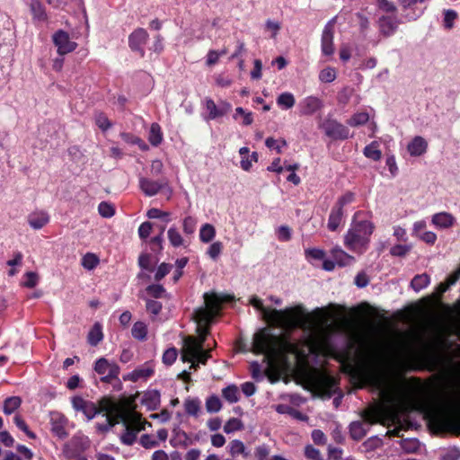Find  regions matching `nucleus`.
<instances>
[{"label": "nucleus", "mask_w": 460, "mask_h": 460, "mask_svg": "<svg viewBox=\"0 0 460 460\" xmlns=\"http://www.w3.org/2000/svg\"><path fill=\"white\" fill-rule=\"evenodd\" d=\"M252 348L255 353L264 354L270 361L282 359L288 354H296L297 346L285 335L271 334L263 328L253 336Z\"/></svg>", "instance_id": "1"}, {"label": "nucleus", "mask_w": 460, "mask_h": 460, "mask_svg": "<svg viewBox=\"0 0 460 460\" xmlns=\"http://www.w3.org/2000/svg\"><path fill=\"white\" fill-rule=\"evenodd\" d=\"M94 371L102 376L101 381L111 383L114 379H118L119 374V367L115 362H110L105 358H99L93 367Z\"/></svg>", "instance_id": "7"}, {"label": "nucleus", "mask_w": 460, "mask_h": 460, "mask_svg": "<svg viewBox=\"0 0 460 460\" xmlns=\"http://www.w3.org/2000/svg\"><path fill=\"white\" fill-rule=\"evenodd\" d=\"M140 443L145 448H152L158 446V442L152 438V437L148 434L141 436Z\"/></svg>", "instance_id": "59"}, {"label": "nucleus", "mask_w": 460, "mask_h": 460, "mask_svg": "<svg viewBox=\"0 0 460 460\" xmlns=\"http://www.w3.org/2000/svg\"><path fill=\"white\" fill-rule=\"evenodd\" d=\"M177 355V349L175 348H170L164 351L163 355V362L165 365L170 366L176 360Z\"/></svg>", "instance_id": "51"}, {"label": "nucleus", "mask_w": 460, "mask_h": 460, "mask_svg": "<svg viewBox=\"0 0 460 460\" xmlns=\"http://www.w3.org/2000/svg\"><path fill=\"white\" fill-rule=\"evenodd\" d=\"M368 119L369 116L367 112H359L354 114L349 119H348L347 123L351 127H358L367 123Z\"/></svg>", "instance_id": "38"}, {"label": "nucleus", "mask_w": 460, "mask_h": 460, "mask_svg": "<svg viewBox=\"0 0 460 460\" xmlns=\"http://www.w3.org/2000/svg\"><path fill=\"white\" fill-rule=\"evenodd\" d=\"M98 211L102 217H111L115 214V208L113 205L109 202L102 201L98 206Z\"/></svg>", "instance_id": "40"}, {"label": "nucleus", "mask_w": 460, "mask_h": 460, "mask_svg": "<svg viewBox=\"0 0 460 460\" xmlns=\"http://www.w3.org/2000/svg\"><path fill=\"white\" fill-rule=\"evenodd\" d=\"M269 454V448L265 445L259 446L255 449V456L258 460H266Z\"/></svg>", "instance_id": "64"}, {"label": "nucleus", "mask_w": 460, "mask_h": 460, "mask_svg": "<svg viewBox=\"0 0 460 460\" xmlns=\"http://www.w3.org/2000/svg\"><path fill=\"white\" fill-rule=\"evenodd\" d=\"M326 136L334 140H344L349 138V128L335 119H326L321 125Z\"/></svg>", "instance_id": "9"}, {"label": "nucleus", "mask_w": 460, "mask_h": 460, "mask_svg": "<svg viewBox=\"0 0 460 460\" xmlns=\"http://www.w3.org/2000/svg\"><path fill=\"white\" fill-rule=\"evenodd\" d=\"M342 456V450L339 447L332 446L328 447V458L329 460H341Z\"/></svg>", "instance_id": "63"}, {"label": "nucleus", "mask_w": 460, "mask_h": 460, "mask_svg": "<svg viewBox=\"0 0 460 460\" xmlns=\"http://www.w3.org/2000/svg\"><path fill=\"white\" fill-rule=\"evenodd\" d=\"M444 15V26L447 29H451L454 25V21L457 18V13L454 10H445Z\"/></svg>", "instance_id": "52"}, {"label": "nucleus", "mask_w": 460, "mask_h": 460, "mask_svg": "<svg viewBox=\"0 0 460 460\" xmlns=\"http://www.w3.org/2000/svg\"><path fill=\"white\" fill-rule=\"evenodd\" d=\"M206 108L209 111V119H215L219 117V109L212 99L206 100Z\"/></svg>", "instance_id": "53"}, {"label": "nucleus", "mask_w": 460, "mask_h": 460, "mask_svg": "<svg viewBox=\"0 0 460 460\" xmlns=\"http://www.w3.org/2000/svg\"><path fill=\"white\" fill-rule=\"evenodd\" d=\"M154 373V370L150 367H144L136 369L132 372L130 375V379L132 381H137L139 378H146L152 376Z\"/></svg>", "instance_id": "44"}, {"label": "nucleus", "mask_w": 460, "mask_h": 460, "mask_svg": "<svg viewBox=\"0 0 460 460\" xmlns=\"http://www.w3.org/2000/svg\"><path fill=\"white\" fill-rule=\"evenodd\" d=\"M398 24L399 20L395 15H383L378 20L380 32L385 37L393 35Z\"/></svg>", "instance_id": "14"}, {"label": "nucleus", "mask_w": 460, "mask_h": 460, "mask_svg": "<svg viewBox=\"0 0 460 460\" xmlns=\"http://www.w3.org/2000/svg\"><path fill=\"white\" fill-rule=\"evenodd\" d=\"M305 455L308 459L311 460H323L320 451L311 445L305 447Z\"/></svg>", "instance_id": "54"}, {"label": "nucleus", "mask_w": 460, "mask_h": 460, "mask_svg": "<svg viewBox=\"0 0 460 460\" xmlns=\"http://www.w3.org/2000/svg\"><path fill=\"white\" fill-rule=\"evenodd\" d=\"M13 421L15 423V425L20 429H22L23 432L26 433V435L30 438H32L34 439L36 438V435L31 431L27 426V424L25 423V421L22 419L21 416L19 415H15L14 418H13Z\"/></svg>", "instance_id": "48"}, {"label": "nucleus", "mask_w": 460, "mask_h": 460, "mask_svg": "<svg viewBox=\"0 0 460 460\" xmlns=\"http://www.w3.org/2000/svg\"><path fill=\"white\" fill-rule=\"evenodd\" d=\"M165 185V181H152L144 177L139 180V187L146 196H155Z\"/></svg>", "instance_id": "15"}, {"label": "nucleus", "mask_w": 460, "mask_h": 460, "mask_svg": "<svg viewBox=\"0 0 460 460\" xmlns=\"http://www.w3.org/2000/svg\"><path fill=\"white\" fill-rule=\"evenodd\" d=\"M197 332L199 333V339L194 338V343L200 344L204 348L205 341L209 334V327H197Z\"/></svg>", "instance_id": "55"}, {"label": "nucleus", "mask_w": 460, "mask_h": 460, "mask_svg": "<svg viewBox=\"0 0 460 460\" xmlns=\"http://www.w3.org/2000/svg\"><path fill=\"white\" fill-rule=\"evenodd\" d=\"M157 263V260H154L152 255L149 253H141L138 257V266L145 270L153 272L155 270V265Z\"/></svg>", "instance_id": "25"}, {"label": "nucleus", "mask_w": 460, "mask_h": 460, "mask_svg": "<svg viewBox=\"0 0 460 460\" xmlns=\"http://www.w3.org/2000/svg\"><path fill=\"white\" fill-rule=\"evenodd\" d=\"M432 223L439 228H449L456 221L452 214L447 212H440L433 215Z\"/></svg>", "instance_id": "18"}, {"label": "nucleus", "mask_w": 460, "mask_h": 460, "mask_svg": "<svg viewBox=\"0 0 460 460\" xmlns=\"http://www.w3.org/2000/svg\"><path fill=\"white\" fill-rule=\"evenodd\" d=\"M336 18L330 20L325 25L322 35V51L324 55L330 56L333 54V31Z\"/></svg>", "instance_id": "12"}, {"label": "nucleus", "mask_w": 460, "mask_h": 460, "mask_svg": "<svg viewBox=\"0 0 460 460\" xmlns=\"http://www.w3.org/2000/svg\"><path fill=\"white\" fill-rule=\"evenodd\" d=\"M51 431L59 438H66L68 436L66 432L67 419L58 411H52L49 414Z\"/></svg>", "instance_id": "11"}, {"label": "nucleus", "mask_w": 460, "mask_h": 460, "mask_svg": "<svg viewBox=\"0 0 460 460\" xmlns=\"http://www.w3.org/2000/svg\"><path fill=\"white\" fill-rule=\"evenodd\" d=\"M222 408V402L218 396L211 395L206 401V410L209 413L218 412Z\"/></svg>", "instance_id": "33"}, {"label": "nucleus", "mask_w": 460, "mask_h": 460, "mask_svg": "<svg viewBox=\"0 0 460 460\" xmlns=\"http://www.w3.org/2000/svg\"><path fill=\"white\" fill-rule=\"evenodd\" d=\"M377 6L385 13H395L397 12L396 5L389 0H377Z\"/></svg>", "instance_id": "47"}, {"label": "nucleus", "mask_w": 460, "mask_h": 460, "mask_svg": "<svg viewBox=\"0 0 460 460\" xmlns=\"http://www.w3.org/2000/svg\"><path fill=\"white\" fill-rule=\"evenodd\" d=\"M301 113L304 115H312L323 107V102L315 96H308L300 103Z\"/></svg>", "instance_id": "16"}, {"label": "nucleus", "mask_w": 460, "mask_h": 460, "mask_svg": "<svg viewBox=\"0 0 460 460\" xmlns=\"http://www.w3.org/2000/svg\"><path fill=\"white\" fill-rule=\"evenodd\" d=\"M99 261V258L95 254L88 252L82 259V266L86 270H93Z\"/></svg>", "instance_id": "37"}, {"label": "nucleus", "mask_w": 460, "mask_h": 460, "mask_svg": "<svg viewBox=\"0 0 460 460\" xmlns=\"http://www.w3.org/2000/svg\"><path fill=\"white\" fill-rule=\"evenodd\" d=\"M146 308L148 313L157 315L162 310V304L155 300L146 299Z\"/></svg>", "instance_id": "50"}, {"label": "nucleus", "mask_w": 460, "mask_h": 460, "mask_svg": "<svg viewBox=\"0 0 460 460\" xmlns=\"http://www.w3.org/2000/svg\"><path fill=\"white\" fill-rule=\"evenodd\" d=\"M160 393L157 390H151L145 393L142 398V403L149 410H155L160 404Z\"/></svg>", "instance_id": "20"}, {"label": "nucleus", "mask_w": 460, "mask_h": 460, "mask_svg": "<svg viewBox=\"0 0 460 460\" xmlns=\"http://www.w3.org/2000/svg\"><path fill=\"white\" fill-rule=\"evenodd\" d=\"M216 235V229L211 224H205L201 226L199 231V239L203 243L211 242Z\"/></svg>", "instance_id": "28"}, {"label": "nucleus", "mask_w": 460, "mask_h": 460, "mask_svg": "<svg viewBox=\"0 0 460 460\" xmlns=\"http://www.w3.org/2000/svg\"><path fill=\"white\" fill-rule=\"evenodd\" d=\"M152 230V224L148 221L144 222L138 228V234L141 239H146L149 236Z\"/></svg>", "instance_id": "62"}, {"label": "nucleus", "mask_w": 460, "mask_h": 460, "mask_svg": "<svg viewBox=\"0 0 460 460\" xmlns=\"http://www.w3.org/2000/svg\"><path fill=\"white\" fill-rule=\"evenodd\" d=\"M368 430V425L362 421H353L349 424V435L352 439L358 441L361 440Z\"/></svg>", "instance_id": "19"}, {"label": "nucleus", "mask_w": 460, "mask_h": 460, "mask_svg": "<svg viewBox=\"0 0 460 460\" xmlns=\"http://www.w3.org/2000/svg\"><path fill=\"white\" fill-rule=\"evenodd\" d=\"M382 444V440L377 437H372L367 439L363 446L367 448V450H374L380 447Z\"/></svg>", "instance_id": "61"}, {"label": "nucleus", "mask_w": 460, "mask_h": 460, "mask_svg": "<svg viewBox=\"0 0 460 460\" xmlns=\"http://www.w3.org/2000/svg\"><path fill=\"white\" fill-rule=\"evenodd\" d=\"M122 421L125 425V431L121 435L120 439L123 444L131 446L134 444L137 438V435L141 430L146 429V426H151L146 420H142L140 416L137 413H133L131 420H127L123 413H117L113 416H107L106 425L100 426L99 429L107 431L116 424Z\"/></svg>", "instance_id": "3"}, {"label": "nucleus", "mask_w": 460, "mask_h": 460, "mask_svg": "<svg viewBox=\"0 0 460 460\" xmlns=\"http://www.w3.org/2000/svg\"><path fill=\"white\" fill-rule=\"evenodd\" d=\"M205 301L207 305L210 307V310L200 308L195 312V321L197 323V327H209V324L212 322V310H216L220 304V301L217 295H213L210 296L208 293L204 295Z\"/></svg>", "instance_id": "6"}, {"label": "nucleus", "mask_w": 460, "mask_h": 460, "mask_svg": "<svg viewBox=\"0 0 460 460\" xmlns=\"http://www.w3.org/2000/svg\"><path fill=\"white\" fill-rule=\"evenodd\" d=\"M374 226L369 221L354 222L345 235V245L350 250H358L365 247L369 242Z\"/></svg>", "instance_id": "4"}, {"label": "nucleus", "mask_w": 460, "mask_h": 460, "mask_svg": "<svg viewBox=\"0 0 460 460\" xmlns=\"http://www.w3.org/2000/svg\"><path fill=\"white\" fill-rule=\"evenodd\" d=\"M117 410V405L113 402L103 398L100 402V406H97L92 402H87L82 411L88 420H92L96 414L100 412H105L106 417L113 416Z\"/></svg>", "instance_id": "8"}, {"label": "nucleus", "mask_w": 460, "mask_h": 460, "mask_svg": "<svg viewBox=\"0 0 460 460\" xmlns=\"http://www.w3.org/2000/svg\"><path fill=\"white\" fill-rule=\"evenodd\" d=\"M364 155L374 161H378L381 158V151L377 148L376 142L371 143L364 148Z\"/></svg>", "instance_id": "36"}, {"label": "nucleus", "mask_w": 460, "mask_h": 460, "mask_svg": "<svg viewBox=\"0 0 460 460\" xmlns=\"http://www.w3.org/2000/svg\"><path fill=\"white\" fill-rule=\"evenodd\" d=\"M53 42L58 48V53L60 56L74 51L77 46L75 41L70 40L68 33L62 30L58 31L53 35Z\"/></svg>", "instance_id": "10"}, {"label": "nucleus", "mask_w": 460, "mask_h": 460, "mask_svg": "<svg viewBox=\"0 0 460 460\" xmlns=\"http://www.w3.org/2000/svg\"><path fill=\"white\" fill-rule=\"evenodd\" d=\"M409 251H410V246L397 244L391 248L390 252L394 256L402 257V256L406 255Z\"/></svg>", "instance_id": "58"}, {"label": "nucleus", "mask_w": 460, "mask_h": 460, "mask_svg": "<svg viewBox=\"0 0 460 460\" xmlns=\"http://www.w3.org/2000/svg\"><path fill=\"white\" fill-rule=\"evenodd\" d=\"M172 269V264L165 263V262L161 263L158 266L157 270L155 274V281L162 280L167 274H169V272L171 271Z\"/></svg>", "instance_id": "45"}, {"label": "nucleus", "mask_w": 460, "mask_h": 460, "mask_svg": "<svg viewBox=\"0 0 460 460\" xmlns=\"http://www.w3.org/2000/svg\"><path fill=\"white\" fill-rule=\"evenodd\" d=\"M148 39V33L146 30L139 28L134 31L129 38V47L134 51H138L140 55L143 57L145 55V51L142 49V45H144Z\"/></svg>", "instance_id": "13"}, {"label": "nucleus", "mask_w": 460, "mask_h": 460, "mask_svg": "<svg viewBox=\"0 0 460 460\" xmlns=\"http://www.w3.org/2000/svg\"><path fill=\"white\" fill-rule=\"evenodd\" d=\"M222 249H223L222 243L215 242L209 246V248L208 250V254L209 255V257L211 259L217 260V257L219 256V254L221 253Z\"/></svg>", "instance_id": "56"}, {"label": "nucleus", "mask_w": 460, "mask_h": 460, "mask_svg": "<svg viewBox=\"0 0 460 460\" xmlns=\"http://www.w3.org/2000/svg\"><path fill=\"white\" fill-rule=\"evenodd\" d=\"M31 9L34 18L38 20H44L46 18L45 10L38 0L31 1Z\"/></svg>", "instance_id": "42"}, {"label": "nucleus", "mask_w": 460, "mask_h": 460, "mask_svg": "<svg viewBox=\"0 0 460 460\" xmlns=\"http://www.w3.org/2000/svg\"><path fill=\"white\" fill-rule=\"evenodd\" d=\"M148 140L155 146H157L161 144L163 140V135L161 132V128L157 123H153L151 125Z\"/></svg>", "instance_id": "29"}, {"label": "nucleus", "mask_w": 460, "mask_h": 460, "mask_svg": "<svg viewBox=\"0 0 460 460\" xmlns=\"http://www.w3.org/2000/svg\"><path fill=\"white\" fill-rule=\"evenodd\" d=\"M343 217V209L333 207L328 220V228L331 231H335L340 226Z\"/></svg>", "instance_id": "22"}, {"label": "nucleus", "mask_w": 460, "mask_h": 460, "mask_svg": "<svg viewBox=\"0 0 460 460\" xmlns=\"http://www.w3.org/2000/svg\"><path fill=\"white\" fill-rule=\"evenodd\" d=\"M353 199H354V194L352 192H347L338 199V201L334 207L343 209V207L346 204L352 202Z\"/></svg>", "instance_id": "60"}, {"label": "nucleus", "mask_w": 460, "mask_h": 460, "mask_svg": "<svg viewBox=\"0 0 460 460\" xmlns=\"http://www.w3.org/2000/svg\"><path fill=\"white\" fill-rule=\"evenodd\" d=\"M332 256L335 262L341 267L349 265L354 261V258L352 256L347 254L341 249H333Z\"/></svg>", "instance_id": "27"}, {"label": "nucleus", "mask_w": 460, "mask_h": 460, "mask_svg": "<svg viewBox=\"0 0 460 460\" xmlns=\"http://www.w3.org/2000/svg\"><path fill=\"white\" fill-rule=\"evenodd\" d=\"M243 429V424L237 418H231L224 426V431L227 434Z\"/></svg>", "instance_id": "39"}, {"label": "nucleus", "mask_w": 460, "mask_h": 460, "mask_svg": "<svg viewBox=\"0 0 460 460\" xmlns=\"http://www.w3.org/2000/svg\"><path fill=\"white\" fill-rule=\"evenodd\" d=\"M196 219L192 217H187L183 220V231L187 234H191L195 231Z\"/></svg>", "instance_id": "57"}, {"label": "nucleus", "mask_w": 460, "mask_h": 460, "mask_svg": "<svg viewBox=\"0 0 460 460\" xmlns=\"http://www.w3.org/2000/svg\"><path fill=\"white\" fill-rule=\"evenodd\" d=\"M22 403V399L19 396H11L4 400L3 411L5 414L10 415L14 412Z\"/></svg>", "instance_id": "26"}, {"label": "nucleus", "mask_w": 460, "mask_h": 460, "mask_svg": "<svg viewBox=\"0 0 460 460\" xmlns=\"http://www.w3.org/2000/svg\"><path fill=\"white\" fill-rule=\"evenodd\" d=\"M228 451L232 456L243 455L245 458L249 456L244 444L239 439L232 440L228 445Z\"/></svg>", "instance_id": "23"}, {"label": "nucleus", "mask_w": 460, "mask_h": 460, "mask_svg": "<svg viewBox=\"0 0 460 460\" xmlns=\"http://www.w3.org/2000/svg\"><path fill=\"white\" fill-rule=\"evenodd\" d=\"M336 78V72L332 67L323 69L319 74V79L324 83H331Z\"/></svg>", "instance_id": "46"}, {"label": "nucleus", "mask_w": 460, "mask_h": 460, "mask_svg": "<svg viewBox=\"0 0 460 460\" xmlns=\"http://www.w3.org/2000/svg\"><path fill=\"white\" fill-rule=\"evenodd\" d=\"M168 239L171 244L174 247H179L183 243V239L175 227H171L168 230Z\"/></svg>", "instance_id": "41"}, {"label": "nucleus", "mask_w": 460, "mask_h": 460, "mask_svg": "<svg viewBox=\"0 0 460 460\" xmlns=\"http://www.w3.org/2000/svg\"><path fill=\"white\" fill-rule=\"evenodd\" d=\"M49 217L45 212L33 213L28 217L29 225L34 229L42 228L49 222Z\"/></svg>", "instance_id": "21"}, {"label": "nucleus", "mask_w": 460, "mask_h": 460, "mask_svg": "<svg viewBox=\"0 0 460 460\" xmlns=\"http://www.w3.org/2000/svg\"><path fill=\"white\" fill-rule=\"evenodd\" d=\"M103 338L102 325L99 323H95L93 328L90 330L87 340L90 345L96 346Z\"/></svg>", "instance_id": "24"}, {"label": "nucleus", "mask_w": 460, "mask_h": 460, "mask_svg": "<svg viewBox=\"0 0 460 460\" xmlns=\"http://www.w3.org/2000/svg\"><path fill=\"white\" fill-rule=\"evenodd\" d=\"M26 280L22 284L25 288H32L39 282V275L36 272L29 271L25 273Z\"/></svg>", "instance_id": "49"}, {"label": "nucleus", "mask_w": 460, "mask_h": 460, "mask_svg": "<svg viewBox=\"0 0 460 460\" xmlns=\"http://www.w3.org/2000/svg\"><path fill=\"white\" fill-rule=\"evenodd\" d=\"M146 290L149 296L155 298H161L166 293L164 288L159 284L149 285Z\"/></svg>", "instance_id": "43"}, {"label": "nucleus", "mask_w": 460, "mask_h": 460, "mask_svg": "<svg viewBox=\"0 0 460 460\" xmlns=\"http://www.w3.org/2000/svg\"><path fill=\"white\" fill-rule=\"evenodd\" d=\"M184 408L188 414L196 416L200 410V402L196 398H189L184 402Z\"/></svg>", "instance_id": "35"}, {"label": "nucleus", "mask_w": 460, "mask_h": 460, "mask_svg": "<svg viewBox=\"0 0 460 460\" xmlns=\"http://www.w3.org/2000/svg\"><path fill=\"white\" fill-rule=\"evenodd\" d=\"M250 303L256 309L262 312L264 316L285 329H295L303 327L305 324V320L304 319L305 310L301 305L288 307L284 310L272 309L270 312L264 307L262 301L256 296L251 297Z\"/></svg>", "instance_id": "2"}, {"label": "nucleus", "mask_w": 460, "mask_h": 460, "mask_svg": "<svg viewBox=\"0 0 460 460\" xmlns=\"http://www.w3.org/2000/svg\"><path fill=\"white\" fill-rule=\"evenodd\" d=\"M210 357V350H205L200 344L194 343V337L187 336L183 339L182 361L197 359L198 363L205 365Z\"/></svg>", "instance_id": "5"}, {"label": "nucleus", "mask_w": 460, "mask_h": 460, "mask_svg": "<svg viewBox=\"0 0 460 460\" xmlns=\"http://www.w3.org/2000/svg\"><path fill=\"white\" fill-rule=\"evenodd\" d=\"M429 283V275L423 273V274L416 275L412 279V280L411 282V287L415 291H420L422 288H424L425 287H427Z\"/></svg>", "instance_id": "31"}, {"label": "nucleus", "mask_w": 460, "mask_h": 460, "mask_svg": "<svg viewBox=\"0 0 460 460\" xmlns=\"http://www.w3.org/2000/svg\"><path fill=\"white\" fill-rule=\"evenodd\" d=\"M223 397L230 403H234L239 400L238 388L234 385L226 386L222 390Z\"/></svg>", "instance_id": "30"}, {"label": "nucleus", "mask_w": 460, "mask_h": 460, "mask_svg": "<svg viewBox=\"0 0 460 460\" xmlns=\"http://www.w3.org/2000/svg\"><path fill=\"white\" fill-rule=\"evenodd\" d=\"M427 147V141L422 137L417 136L408 144L407 149L411 155L420 156L426 152Z\"/></svg>", "instance_id": "17"}, {"label": "nucleus", "mask_w": 460, "mask_h": 460, "mask_svg": "<svg viewBox=\"0 0 460 460\" xmlns=\"http://www.w3.org/2000/svg\"><path fill=\"white\" fill-rule=\"evenodd\" d=\"M132 336L139 341H144L146 338L147 328L146 325L142 322H137L134 323L131 330Z\"/></svg>", "instance_id": "32"}, {"label": "nucleus", "mask_w": 460, "mask_h": 460, "mask_svg": "<svg viewBox=\"0 0 460 460\" xmlns=\"http://www.w3.org/2000/svg\"><path fill=\"white\" fill-rule=\"evenodd\" d=\"M277 103L285 109H290L295 105L294 95L290 93H283L278 97Z\"/></svg>", "instance_id": "34"}]
</instances>
